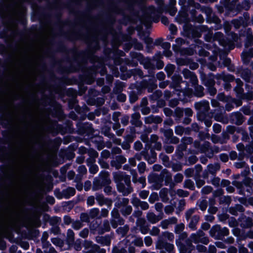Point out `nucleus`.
<instances>
[{"label":"nucleus","instance_id":"1","mask_svg":"<svg viewBox=\"0 0 253 253\" xmlns=\"http://www.w3.org/2000/svg\"><path fill=\"white\" fill-rule=\"evenodd\" d=\"M91 39L92 43L88 44L87 48L82 50H79L76 47L68 48L62 41L55 43L57 51L66 54L71 53L74 55L71 58L68 55H66L63 58L64 61L70 63L69 67L61 66L60 62L55 60L54 56H52V59L54 63L59 65L58 68L59 72L62 74L65 72H76L77 69L81 67L80 64L81 63L86 64L88 59H89V62L91 63H95V60L98 59V57L94 54L95 50L98 46V43L94 37H91Z\"/></svg>","mask_w":253,"mask_h":253},{"label":"nucleus","instance_id":"2","mask_svg":"<svg viewBox=\"0 0 253 253\" xmlns=\"http://www.w3.org/2000/svg\"><path fill=\"white\" fill-rule=\"evenodd\" d=\"M143 12L146 21L158 23L160 21V12L154 6L150 5L146 7Z\"/></svg>","mask_w":253,"mask_h":253},{"label":"nucleus","instance_id":"3","mask_svg":"<svg viewBox=\"0 0 253 253\" xmlns=\"http://www.w3.org/2000/svg\"><path fill=\"white\" fill-rule=\"evenodd\" d=\"M78 134L82 135H85L93 138L94 129L92 125L89 123H78L77 125Z\"/></svg>","mask_w":253,"mask_h":253},{"label":"nucleus","instance_id":"4","mask_svg":"<svg viewBox=\"0 0 253 253\" xmlns=\"http://www.w3.org/2000/svg\"><path fill=\"white\" fill-rule=\"evenodd\" d=\"M183 31L184 36L188 38H199L200 37L198 27L194 26L191 24H185L183 26Z\"/></svg>","mask_w":253,"mask_h":253},{"label":"nucleus","instance_id":"5","mask_svg":"<svg viewBox=\"0 0 253 253\" xmlns=\"http://www.w3.org/2000/svg\"><path fill=\"white\" fill-rule=\"evenodd\" d=\"M178 4L181 6V11L185 15L188 14V10L191 6L194 5L196 8L200 6V4L195 2L194 0H178Z\"/></svg>","mask_w":253,"mask_h":253},{"label":"nucleus","instance_id":"6","mask_svg":"<svg viewBox=\"0 0 253 253\" xmlns=\"http://www.w3.org/2000/svg\"><path fill=\"white\" fill-rule=\"evenodd\" d=\"M140 84L142 88L147 89L149 93L152 92L157 87V80L154 77L150 78L148 80H143Z\"/></svg>","mask_w":253,"mask_h":253},{"label":"nucleus","instance_id":"7","mask_svg":"<svg viewBox=\"0 0 253 253\" xmlns=\"http://www.w3.org/2000/svg\"><path fill=\"white\" fill-rule=\"evenodd\" d=\"M200 79L202 84L206 87L211 85H215L214 79H215V76L212 73H210L208 75L202 73L200 75Z\"/></svg>","mask_w":253,"mask_h":253},{"label":"nucleus","instance_id":"8","mask_svg":"<svg viewBox=\"0 0 253 253\" xmlns=\"http://www.w3.org/2000/svg\"><path fill=\"white\" fill-rule=\"evenodd\" d=\"M238 220L239 222L240 226L242 228H250L253 225L252 218L249 216H247L244 213L241 214Z\"/></svg>","mask_w":253,"mask_h":253},{"label":"nucleus","instance_id":"9","mask_svg":"<svg viewBox=\"0 0 253 253\" xmlns=\"http://www.w3.org/2000/svg\"><path fill=\"white\" fill-rule=\"evenodd\" d=\"M125 10V8L124 9L123 8H119L118 9V14L122 16V18L118 20L119 23L125 26H127L129 23L133 24L132 18H131L129 14L127 15L126 14Z\"/></svg>","mask_w":253,"mask_h":253},{"label":"nucleus","instance_id":"10","mask_svg":"<svg viewBox=\"0 0 253 253\" xmlns=\"http://www.w3.org/2000/svg\"><path fill=\"white\" fill-rule=\"evenodd\" d=\"M93 220L90 222L89 228L91 231L94 232L97 231L100 234H103V227L101 226L102 219L101 217L93 218Z\"/></svg>","mask_w":253,"mask_h":253},{"label":"nucleus","instance_id":"11","mask_svg":"<svg viewBox=\"0 0 253 253\" xmlns=\"http://www.w3.org/2000/svg\"><path fill=\"white\" fill-rule=\"evenodd\" d=\"M241 59L243 64L248 65L253 57V47L249 48H244L241 55Z\"/></svg>","mask_w":253,"mask_h":253},{"label":"nucleus","instance_id":"12","mask_svg":"<svg viewBox=\"0 0 253 253\" xmlns=\"http://www.w3.org/2000/svg\"><path fill=\"white\" fill-rule=\"evenodd\" d=\"M230 119L232 124L240 126L245 122L246 118L241 112L237 111L231 113Z\"/></svg>","mask_w":253,"mask_h":253},{"label":"nucleus","instance_id":"13","mask_svg":"<svg viewBox=\"0 0 253 253\" xmlns=\"http://www.w3.org/2000/svg\"><path fill=\"white\" fill-rule=\"evenodd\" d=\"M17 23L22 25L24 27V29L22 30H17L16 32V34L19 37L23 36L26 33L29 32V29L27 28L28 21L26 17L25 16H22L18 21Z\"/></svg>","mask_w":253,"mask_h":253},{"label":"nucleus","instance_id":"14","mask_svg":"<svg viewBox=\"0 0 253 253\" xmlns=\"http://www.w3.org/2000/svg\"><path fill=\"white\" fill-rule=\"evenodd\" d=\"M162 174L164 175V181H165V185L166 186L169 185L170 188H172L174 184L172 181V175L171 173L166 169L162 170Z\"/></svg>","mask_w":253,"mask_h":253},{"label":"nucleus","instance_id":"15","mask_svg":"<svg viewBox=\"0 0 253 253\" xmlns=\"http://www.w3.org/2000/svg\"><path fill=\"white\" fill-rule=\"evenodd\" d=\"M117 189L119 193H122L124 196H126L133 191V188L131 187H126L123 182H119L117 184Z\"/></svg>","mask_w":253,"mask_h":253},{"label":"nucleus","instance_id":"16","mask_svg":"<svg viewBox=\"0 0 253 253\" xmlns=\"http://www.w3.org/2000/svg\"><path fill=\"white\" fill-rule=\"evenodd\" d=\"M215 79L216 80H221L224 83L227 82H233L235 80V77L234 75L225 74L224 72H222L220 74H217L215 75Z\"/></svg>","mask_w":253,"mask_h":253},{"label":"nucleus","instance_id":"17","mask_svg":"<svg viewBox=\"0 0 253 253\" xmlns=\"http://www.w3.org/2000/svg\"><path fill=\"white\" fill-rule=\"evenodd\" d=\"M95 196L96 200L100 206H103L106 204L108 208L111 209V198H105L102 194L98 193H96Z\"/></svg>","mask_w":253,"mask_h":253},{"label":"nucleus","instance_id":"18","mask_svg":"<svg viewBox=\"0 0 253 253\" xmlns=\"http://www.w3.org/2000/svg\"><path fill=\"white\" fill-rule=\"evenodd\" d=\"M38 6V10L36 12H33L32 14L31 20L32 22H35L37 20L40 19L42 16L45 15L43 11L44 8L41 6Z\"/></svg>","mask_w":253,"mask_h":253},{"label":"nucleus","instance_id":"19","mask_svg":"<svg viewBox=\"0 0 253 253\" xmlns=\"http://www.w3.org/2000/svg\"><path fill=\"white\" fill-rule=\"evenodd\" d=\"M195 109L199 111H206L209 108V103L208 101L204 100L203 101L196 102L195 103Z\"/></svg>","mask_w":253,"mask_h":253},{"label":"nucleus","instance_id":"20","mask_svg":"<svg viewBox=\"0 0 253 253\" xmlns=\"http://www.w3.org/2000/svg\"><path fill=\"white\" fill-rule=\"evenodd\" d=\"M144 43L146 44V48L147 52L148 53H151L152 52L153 49H154L153 39L149 36H147L144 37Z\"/></svg>","mask_w":253,"mask_h":253},{"label":"nucleus","instance_id":"21","mask_svg":"<svg viewBox=\"0 0 253 253\" xmlns=\"http://www.w3.org/2000/svg\"><path fill=\"white\" fill-rule=\"evenodd\" d=\"M245 209L243 206L240 204H236L234 207H231L229 209V212L232 215H238V212H242L244 211Z\"/></svg>","mask_w":253,"mask_h":253},{"label":"nucleus","instance_id":"22","mask_svg":"<svg viewBox=\"0 0 253 253\" xmlns=\"http://www.w3.org/2000/svg\"><path fill=\"white\" fill-rule=\"evenodd\" d=\"M232 184L237 188L239 194L245 196V186L242 182L234 180L232 181Z\"/></svg>","mask_w":253,"mask_h":253},{"label":"nucleus","instance_id":"23","mask_svg":"<svg viewBox=\"0 0 253 253\" xmlns=\"http://www.w3.org/2000/svg\"><path fill=\"white\" fill-rule=\"evenodd\" d=\"M130 54L132 60H136L141 64H144L146 61L145 57L141 53L132 51L130 53Z\"/></svg>","mask_w":253,"mask_h":253},{"label":"nucleus","instance_id":"24","mask_svg":"<svg viewBox=\"0 0 253 253\" xmlns=\"http://www.w3.org/2000/svg\"><path fill=\"white\" fill-rule=\"evenodd\" d=\"M100 179L104 184L108 185L111 183V179L109 178V173L106 171H101L100 173Z\"/></svg>","mask_w":253,"mask_h":253},{"label":"nucleus","instance_id":"25","mask_svg":"<svg viewBox=\"0 0 253 253\" xmlns=\"http://www.w3.org/2000/svg\"><path fill=\"white\" fill-rule=\"evenodd\" d=\"M187 148V146H186L184 144L180 143L177 146L175 150V154L179 159L183 158L184 155L183 152L186 150Z\"/></svg>","mask_w":253,"mask_h":253},{"label":"nucleus","instance_id":"26","mask_svg":"<svg viewBox=\"0 0 253 253\" xmlns=\"http://www.w3.org/2000/svg\"><path fill=\"white\" fill-rule=\"evenodd\" d=\"M196 6H194V5L191 6L190 7L189 10H188V12H189L190 14V19L192 21H199L198 19H197V9H200L201 8V5L199 8H196Z\"/></svg>","mask_w":253,"mask_h":253},{"label":"nucleus","instance_id":"27","mask_svg":"<svg viewBox=\"0 0 253 253\" xmlns=\"http://www.w3.org/2000/svg\"><path fill=\"white\" fill-rule=\"evenodd\" d=\"M118 217L115 219H112V227L115 229L119 225H123L125 223V219L120 216L119 212H117Z\"/></svg>","mask_w":253,"mask_h":253},{"label":"nucleus","instance_id":"28","mask_svg":"<svg viewBox=\"0 0 253 253\" xmlns=\"http://www.w3.org/2000/svg\"><path fill=\"white\" fill-rule=\"evenodd\" d=\"M76 194V190L74 187H68L66 189H63L64 198L68 199L74 196Z\"/></svg>","mask_w":253,"mask_h":253},{"label":"nucleus","instance_id":"29","mask_svg":"<svg viewBox=\"0 0 253 253\" xmlns=\"http://www.w3.org/2000/svg\"><path fill=\"white\" fill-rule=\"evenodd\" d=\"M2 140L0 138V162H3L7 156V148L1 144Z\"/></svg>","mask_w":253,"mask_h":253},{"label":"nucleus","instance_id":"30","mask_svg":"<svg viewBox=\"0 0 253 253\" xmlns=\"http://www.w3.org/2000/svg\"><path fill=\"white\" fill-rule=\"evenodd\" d=\"M105 184H104L102 182L101 180L99 178L95 177L94 178L93 181V185H92V190L94 191L99 190L105 186Z\"/></svg>","mask_w":253,"mask_h":253},{"label":"nucleus","instance_id":"31","mask_svg":"<svg viewBox=\"0 0 253 253\" xmlns=\"http://www.w3.org/2000/svg\"><path fill=\"white\" fill-rule=\"evenodd\" d=\"M0 126H1L3 128H9L11 127V122L9 119L5 118L3 115H0Z\"/></svg>","mask_w":253,"mask_h":253},{"label":"nucleus","instance_id":"32","mask_svg":"<svg viewBox=\"0 0 253 253\" xmlns=\"http://www.w3.org/2000/svg\"><path fill=\"white\" fill-rule=\"evenodd\" d=\"M53 110L54 113L52 116L54 117L55 116H61L63 114L61 105L55 101H54Z\"/></svg>","mask_w":253,"mask_h":253},{"label":"nucleus","instance_id":"33","mask_svg":"<svg viewBox=\"0 0 253 253\" xmlns=\"http://www.w3.org/2000/svg\"><path fill=\"white\" fill-rule=\"evenodd\" d=\"M229 234V230L227 227L220 228L218 235H216L215 239L222 240L224 236H228Z\"/></svg>","mask_w":253,"mask_h":253},{"label":"nucleus","instance_id":"34","mask_svg":"<svg viewBox=\"0 0 253 253\" xmlns=\"http://www.w3.org/2000/svg\"><path fill=\"white\" fill-rule=\"evenodd\" d=\"M242 183L247 187L246 191L251 193L253 190L252 187L253 182L252 179L250 177H245V179L241 181Z\"/></svg>","mask_w":253,"mask_h":253},{"label":"nucleus","instance_id":"35","mask_svg":"<svg viewBox=\"0 0 253 253\" xmlns=\"http://www.w3.org/2000/svg\"><path fill=\"white\" fill-rule=\"evenodd\" d=\"M252 46H253V35L252 33L248 32L244 43L245 48H249Z\"/></svg>","mask_w":253,"mask_h":253},{"label":"nucleus","instance_id":"36","mask_svg":"<svg viewBox=\"0 0 253 253\" xmlns=\"http://www.w3.org/2000/svg\"><path fill=\"white\" fill-rule=\"evenodd\" d=\"M200 219V217L198 215H194L191 218L188 226L189 228H190L192 230L194 231L197 229L196 225L197 224L199 220Z\"/></svg>","mask_w":253,"mask_h":253},{"label":"nucleus","instance_id":"37","mask_svg":"<svg viewBox=\"0 0 253 253\" xmlns=\"http://www.w3.org/2000/svg\"><path fill=\"white\" fill-rule=\"evenodd\" d=\"M126 37L127 38L131 39L132 42V45L134 49L138 50H141L143 49V44H142V43L138 42L136 38H132L131 37L129 36H126Z\"/></svg>","mask_w":253,"mask_h":253},{"label":"nucleus","instance_id":"38","mask_svg":"<svg viewBox=\"0 0 253 253\" xmlns=\"http://www.w3.org/2000/svg\"><path fill=\"white\" fill-rule=\"evenodd\" d=\"M204 88L201 85L197 84L195 86L194 95L198 97H202L204 96Z\"/></svg>","mask_w":253,"mask_h":253},{"label":"nucleus","instance_id":"39","mask_svg":"<svg viewBox=\"0 0 253 253\" xmlns=\"http://www.w3.org/2000/svg\"><path fill=\"white\" fill-rule=\"evenodd\" d=\"M175 69V66L172 64H168L165 67V71H166L168 78H170L172 76Z\"/></svg>","mask_w":253,"mask_h":253},{"label":"nucleus","instance_id":"40","mask_svg":"<svg viewBox=\"0 0 253 253\" xmlns=\"http://www.w3.org/2000/svg\"><path fill=\"white\" fill-rule=\"evenodd\" d=\"M123 40L124 41L126 42L123 44V48L125 50V51H126V52H128L133 47L131 40L129 38H127V39L123 38Z\"/></svg>","mask_w":253,"mask_h":253},{"label":"nucleus","instance_id":"41","mask_svg":"<svg viewBox=\"0 0 253 253\" xmlns=\"http://www.w3.org/2000/svg\"><path fill=\"white\" fill-rule=\"evenodd\" d=\"M175 244L179 251V253H188V250L187 246L178 240H175Z\"/></svg>","mask_w":253,"mask_h":253},{"label":"nucleus","instance_id":"42","mask_svg":"<svg viewBox=\"0 0 253 253\" xmlns=\"http://www.w3.org/2000/svg\"><path fill=\"white\" fill-rule=\"evenodd\" d=\"M146 217L147 220L152 224H155L160 219L158 216L152 212H148L147 214Z\"/></svg>","mask_w":253,"mask_h":253},{"label":"nucleus","instance_id":"43","mask_svg":"<svg viewBox=\"0 0 253 253\" xmlns=\"http://www.w3.org/2000/svg\"><path fill=\"white\" fill-rule=\"evenodd\" d=\"M0 17L1 23L4 27L6 26L7 25H8V24L12 23L14 22L13 19L10 16H0Z\"/></svg>","mask_w":253,"mask_h":253},{"label":"nucleus","instance_id":"44","mask_svg":"<svg viewBox=\"0 0 253 253\" xmlns=\"http://www.w3.org/2000/svg\"><path fill=\"white\" fill-rule=\"evenodd\" d=\"M220 226L218 224H215L213 225L210 230V235L212 238H215L216 235H218V233L220 230Z\"/></svg>","mask_w":253,"mask_h":253},{"label":"nucleus","instance_id":"45","mask_svg":"<svg viewBox=\"0 0 253 253\" xmlns=\"http://www.w3.org/2000/svg\"><path fill=\"white\" fill-rule=\"evenodd\" d=\"M129 230V227L127 225H125L123 227H119L116 229V232L119 234L124 237L127 233Z\"/></svg>","mask_w":253,"mask_h":253},{"label":"nucleus","instance_id":"46","mask_svg":"<svg viewBox=\"0 0 253 253\" xmlns=\"http://www.w3.org/2000/svg\"><path fill=\"white\" fill-rule=\"evenodd\" d=\"M156 180V184L155 185L154 188L156 190H159L162 186V182L164 181V175H162V171L160 173V174H158V176Z\"/></svg>","mask_w":253,"mask_h":253},{"label":"nucleus","instance_id":"47","mask_svg":"<svg viewBox=\"0 0 253 253\" xmlns=\"http://www.w3.org/2000/svg\"><path fill=\"white\" fill-rule=\"evenodd\" d=\"M252 73L251 71L248 69H246L243 71L241 74V77L243 79H244L246 82H249L251 77Z\"/></svg>","mask_w":253,"mask_h":253},{"label":"nucleus","instance_id":"48","mask_svg":"<svg viewBox=\"0 0 253 253\" xmlns=\"http://www.w3.org/2000/svg\"><path fill=\"white\" fill-rule=\"evenodd\" d=\"M132 210V209L131 206L129 205L124 206L121 209L120 211L124 216H127L131 213Z\"/></svg>","mask_w":253,"mask_h":253},{"label":"nucleus","instance_id":"49","mask_svg":"<svg viewBox=\"0 0 253 253\" xmlns=\"http://www.w3.org/2000/svg\"><path fill=\"white\" fill-rule=\"evenodd\" d=\"M89 215L91 219L101 217L99 215V210L96 208L90 210L89 212Z\"/></svg>","mask_w":253,"mask_h":253},{"label":"nucleus","instance_id":"50","mask_svg":"<svg viewBox=\"0 0 253 253\" xmlns=\"http://www.w3.org/2000/svg\"><path fill=\"white\" fill-rule=\"evenodd\" d=\"M106 82L108 85L102 88L104 92L109 93L111 91V74H107L106 75Z\"/></svg>","mask_w":253,"mask_h":253},{"label":"nucleus","instance_id":"51","mask_svg":"<svg viewBox=\"0 0 253 253\" xmlns=\"http://www.w3.org/2000/svg\"><path fill=\"white\" fill-rule=\"evenodd\" d=\"M74 236L75 234L74 231L71 229H68L67 232V241L69 244L71 243H73L74 242Z\"/></svg>","mask_w":253,"mask_h":253},{"label":"nucleus","instance_id":"52","mask_svg":"<svg viewBox=\"0 0 253 253\" xmlns=\"http://www.w3.org/2000/svg\"><path fill=\"white\" fill-rule=\"evenodd\" d=\"M60 127L59 125H57L56 127L54 126H49L47 128L48 131L53 136H56L59 133V128Z\"/></svg>","mask_w":253,"mask_h":253},{"label":"nucleus","instance_id":"53","mask_svg":"<svg viewBox=\"0 0 253 253\" xmlns=\"http://www.w3.org/2000/svg\"><path fill=\"white\" fill-rule=\"evenodd\" d=\"M124 87V83L122 82H119L116 84L115 87L113 88V91L116 93H117L118 92H121L123 91Z\"/></svg>","mask_w":253,"mask_h":253},{"label":"nucleus","instance_id":"54","mask_svg":"<svg viewBox=\"0 0 253 253\" xmlns=\"http://www.w3.org/2000/svg\"><path fill=\"white\" fill-rule=\"evenodd\" d=\"M236 232H238V234L233 232L234 235L238 237L240 240H244L247 238V233L245 231H241L239 229H236Z\"/></svg>","mask_w":253,"mask_h":253},{"label":"nucleus","instance_id":"55","mask_svg":"<svg viewBox=\"0 0 253 253\" xmlns=\"http://www.w3.org/2000/svg\"><path fill=\"white\" fill-rule=\"evenodd\" d=\"M184 187L191 190H194L195 189L194 182L190 179H186L184 181Z\"/></svg>","mask_w":253,"mask_h":253},{"label":"nucleus","instance_id":"56","mask_svg":"<svg viewBox=\"0 0 253 253\" xmlns=\"http://www.w3.org/2000/svg\"><path fill=\"white\" fill-rule=\"evenodd\" d=\"M231 202V197L228 196L221 197L219 199V203L220 204H225L229 206Z\"/></svg>","mask_w":253,"mask_h":253},{"label":"nucleus","instance_id":"57","mask_svg":"<svg viewBox=\"0 0 253 253\" xmlns=\"http://www.w3.org/2000/svg\"><path fill=\"white\" fill-rule=\"evenodd\" d=\"M168 189L167 188H163L159 192L160 197L162 198V201L163 202L165 201V200H168Z\"/></svg>","mask_w":253,"mask_h":253},{"label":"nucleus","instance_id":"58","mask_svg":"<svg viewBox=\"0 0 253 253\" xmlns=\"http://www.w3.org/2000/svg\"><path fill=\"white\" fill-rule=\"evenodd\" d=\"M160 130L161 132L164 133V136L167 139H169L173 136V130L171 128L165 129L164 128H161Z\"/></svg>","mask_w":253,"mask_h":253},{"label":"nucleus","instance_id":"59","mask_svg":"<svg viewBox=\"0 0 253 253\" xmlns=\"http://www.w3.org/2000/svg\"><path fill=\"white\" fill-rule=\"evenodd\" d=\"M138 95L134 91H131L129 94V101L131 104L134 103L138 99Z\"/></svg>","mask_w":253,"mask_h":253},{"label":"nucleus","instance_id":"60","mask_svg":"<svg viewBox=\"0 0 253 253\" xmlns=\"http://www.w3.org/2000/svg\"><path fill=\"white\" fill-rule=\"evenodd\" d=\"M243 88L242 87L239 88L238 90L237 91L238 93H242L243 95V98H245L248 99V100H252L253 99V95L251 93L247 92L246 93H244Z\"/></svg>","mask_w":253,"mask_h":253},{"label":"nucleus","instance_id":"61","mask_svg":"<svg viewBox=\"0 0 253 253\" xmlns=\"http://www.w3.org/2000/svg\"><path fill=\"white\" fill-rule=\"evenodd\" d=\"M175 42L177 45L176 44H173L172 48L173 50H176V47L178 48L182 45L184 44L185 42V41L182 38H177L175 39Z\"/></svg>","mask_w":253,"mask_h":253},{"label":"nucleus","instance_id":"62","mask_svg":"<svg viewBox=\"0 0 253 253\" xmlns=\"http://www.w3.org/2000/svg\"><path fill=\"white\" fill-rule=\"evenodd\" d=\"M171 78L172 82L175 83L180 85V84L182 82V78L180 75L175 73L171 77Z\"/></svg>","mask_w":253,"mask_h":253},{"label":"nucleus","instance_id":"63","mask_svg":"<svg viewBox=\"0 0 253 253\" xmlns=\"http://www.w3.org/2000/svg\"><path fill=\"white\" fill-rule=\"evenodd\" d=\"M167 242V241L164 239H159L156 245V249L159 250L163 249L165 248Z\"/></svg>","mask_w":253,"mask_h":253},{"label":"nucleus","instance_id":"64","mask_svg":"<svg viewBox=\"0 0 253 253\" xmlns=\"http://www.w3.org/2000/svg\"><path fill=\"white\" fill-rule=\"evenodd\" d=\"M210 143L209 141H205L204 143L201 145L200 150L202 153H206L211 149Z\"/></svg>","mask_w":253,"mask_h":253}]
</instances>
